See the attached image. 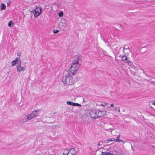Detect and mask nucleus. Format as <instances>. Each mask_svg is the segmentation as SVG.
Wrapping results in <instances>:
<instances>
[{"mask_svg":"<svg viewBox=\"0 0 155 155\" xmlns=\"http://www.w3.org/2000/svg\"><path fill=\"white\" fill-rule=\"evenodd\" d=\"M127 45H125L124 47L123 48L124 50L125 49H126L129 51H130V49L128 47H127Z\"/></svg>","mask_w":155,"mask_h":155,"instance_id":"obj_16","label":"nucleus"},{"mask_svg":"<svg viewBox=\"0 0 155 155\" xmlns=\"http://www.w3.org/2000/svg\"><path fill=\"white\" fill-rule=\"evenodd\" d=\"M17 62H16L15 60H13L12 62V66H14L15 65V64L17 63Z\"/></svg>","mask_w":155,"mask_h":155,"instance_id":"obj_17","label":"nucleus"},{"mask_svg":"<svg viewBox=\"0 0 155 155\" xmlns=\"http://www.w3.org/2000/svg\"><path fill=\"white\" fill-rule=\"evenodd\" d=\"M39 9L38 8V9L36 10V11H39Z\"/></svg>","mask_w":155,"mask_h":155,"instance_id":"obj_35","label":"nucleus"},{"mask_svg":"<svg viewBox=\"0 0 155 155\" xmlns=\"http://www.w3.org/2000/svg\"><path fill=\"white\" fill-rule=\"evenodd\" d=\"M69 150L68 149L65 150L64 151L63 154L64 155H67L69 153Z\"/></svg>","mask_w":155,"mask_h":155,"instance_id":"obj_13","label":"nucleus"},{"mask_svg":"<svg viewBox=\"0 0 155 155\" xmlns=\"http://www.w3.org/2000/svg\"><path fill=\"white\" fill-rule=\"evenodd\" d=\"M111 140H110V138H109L107 140H106L104 141V143H108L109 142L111 141Z\"/></svg>","mask_w":155,"mask_h":155,"instance_id":"obj_15","label":"nucleus"},{"mask_svg":"<svg viewBox=\"0 0 155 155\" xmlns=\"http://www.w3.org/2000/svg\"><path fill=\"white\" fill-rule=\"evenodd\" d=\"M17 55H18V56H20V55H21V53L20 52H18L17 53Z\"/></svg>","mask_w":155,"mask_h":155,"instance_id":"obj_26","label":"nucleus"},{"mask_svg":"<svg viewBox=\"0 0 155 155\" xmlns=\"http://www.w3.org/2000/svg\"><path fill=\"white\" fill-rule=\"evenodd\" d=\"M117 137L119 138V137H120V135H118V136Z\"/></svg>","mask_w":155,"mask_h":155,"instance_id":"obj_32","label":"nucleus"},{"mask_svg":"<svg viewBox=\"0 0 155 155\" xmlns=\"http://www.w3.org/2000/svg\"><path fill=\"white\" fill-rule=\"evenodd\" d=\"M153 104L155 106V102L153 103Z\"/></svg>","mask_w":155,"mask_h":155,"instance_id":"obj_33","label":"nucleus"},{"mask_svg":"<svg viewBox=\"0 0 155 155\" xmlns=\"http://www.w3.org/2000/svg\"><path fill=\"white\" fill-rule=\"evenodd\" d=\"M7 4H8V5H10L11 2H8Z\"/></svg>","mask_w":155,"mask_h":155,"instance_id":"obj_29","label":"nucleus"},{"mask_svg":"<svg viewBox=\"0 0 155 155\" xmlns=\"http://www.w3.org/2000/svg\"><path fill=\"white\" fill-rule=\"evenodd\" d=\"M121 59L122 61L124 62L127 63H131V62L128 60V58L125 56L124 55L122 56L121 57Z\"/></svg>","mask_w":155,"mask_h":155,"instance_id":"obj_8","label":"nucleus"},{"mask_svg":"<svg viewBox=\"0 0 155 155\" xmlns=\"http://www.w3.org/2000/svg\"><path fill=\"white\" fill-rule=\"evenodd\" d=\"M14 23L12 21H10L8 23V25L9 27H12L13 26Z\"/></svg>","mask_w":155,"mask_h":155,"instance_id":"obj_12","label":"nucleus"},{"mask_svg":"<svg viewBox=\"0 0 155 155\" xmlns=\"http://www.w3.org/2000/svg\"><path fill=\"white\" fill-rule=\"evenodd\" d=\"M79 58V57L78 56L73 60L71 66L69 69V70L73 71H75L77 73L78 70L80 66L78 62L80 60Z\"/></svg>","mask_w":155,"mask_h":155,"instance_id":"obj_2","label":"nucleus"},{"mask_svg":"<svg viewBox=\"0 0 155 155\" xmlns=\"http://www.w3.org/2000/svg\"><path fill=\"white\" fill-rule=\"evenodd\" d=\"M152 147H154H154H154V145H152Z\"/></svg>","mask_w":155,"mask_h":155,"instance_id":"obj_34","label":"nucleus"},{"mask_svg":"<svg viewBox=\"0 0 155 155\" xmlns=\"http://www.w3.org/2000/svg\"><path fill=\"white\" fill-rule=\"evenodd\" d=\"M34 9H32V11L29 10L31 12H35L34 13V17L35 18L38 17L41 12L42 8L41 7H38L35 5Z\"/></svg>","mask_w":155,"mask_h":155,"instance_id":"obj_4","label":"nucleus"},{"mask_svg":"<svg viewBox=\"0 0 155 155\" xmlns=\"http://www.w3.org/2000/svg\"><path fill=\"white\" fill-rule=\"evenodd\" d=\"M63 15V13L61 12L59 13V16L60 17H62Z\"/></svg>","mask_w":155,"mask_h":155,"instance_id":"obj_19","label":"nucleus"},{"mask_svg":"<svg viewBox=\"0 0 155 155\" xmlns=\"http://www.w3.org/2000/svg\"><path fill=\"white\" fill-rule=\"evenodd\" d=\"M17 70L18 71L21 72L24 71L25 70V67H22L21 65H17L16 66Z\"/></svg>","mask_w":155,"mask_h":155,"instance_id":"obj_7","label":"nucleus"},{"mask_svg":"<svg viewBox=\"0 0 155 155\" xmlns=\"http://www.w3.org/2000/svg\"><path fill=\"white\" fill-rule=\"evenodd\" d=\"M131 147H132V148L133 147L132 145H131Z\"/></svg>","mask_w":155,"mask_h":155,"instance_id":"obj_36","label":"nucleus"},{"mask_svg":"<svg viewBox=\"0 0 155 155\" xmlns=\"http://www.w3.org/2000/svg\"><path fill=\"white\" fill-rule=\"evenodd\" d=\"M67 104H68L71 105L73 106H77L81 107V105L78 103H73L71 101H68L67 102Z\"/></svg>","mask_w":155,"mask_h":155,"instance_id":"obj_9","label":"nucleus"},{"mask_svg":"<svg viewBox=\"0 0 155 155\" xmlns=\"http://www.w3.org/2000/svg\"><path fill=\"white\" fill-rule=\"evenodd\" d=\"M106 111L104 110H99L97 114L98 118L101 117L106 114Z\"/></svg>","mask_w":155,"mask_h":155,"instance_id":"obj_6","label":"nucleus"},{"mask_svg":"<svg viewBox=\"0 0 155 155\" xmlns=\"http://www.w3.org/2000/svg\"><path fill=\"white\" fill-rule=\"evenodd\" d=\"M118 110V111L119 112H120V109H119Z\"/></svg>","mask_w":155,"mask_h":155,"instance_id":"obj_30","label":"nucleus"},{"mask_svg":"<svg viewBox=\"0 0 155 155\" xmlns=\"http://www.w3.org/2000/svg\"><path fill=\"white\" fill-rule=\"evenodd\" d=\"M103 143H104V142H103V141H100L97 144V145L98 146H100L101 145H102Z\"/></svg>","mask_w":155,"mask_h":155,"instance_id":"obj_20","label":"nucleus"},{"mask_svg":"<svg viewBox=\"0 0 155 155\" xmlns=\"http://www.w3.org/2000/svg\"><path fill=\"white\" fill-rule=\"evenodd\" d=\"M39 111V110H35L34 111H32L29 114L26 116L24 118L21 120V123H24L28 120H31V119L38 116V113L37 111Z\"/></svg>","mask_w":155,"mask_h":155,"instance_id":"obj_3","label":"nucleus"},{"mask_svg":"<svg viewBox=\"0 0 155 155\" xmlns=\"http://www.w3.org/2000/svg\"><path fill=\"white\" fill-rule=\"evenodd\" d=\"M59 32V31L58 30H55L53 31V33H57Z\"/></svg>","mask_w":155,"mask_h":155,"instance_id":"obj_21","label":"nucleus"},{"mask_svg":"<svg viewBox=\"0 0 155 155\" xmlns=\"http://www.w3.org/2000/svg\"><path fill=\"white\" fill-rule=\"evenodd\" d=\"M67 155H72V154L69 152V153Z\"/></svg>","mask_w":155,"mask_h":155,"instance_id":"obj_28","label":"nucleus"},{"mask_svg":"<svg viewBox=\"0 0 155 155\" xmlns=\"http://www.w3.org/2000/svg\"><path fill=\"white\" fill-rule=\"evenodd\" d=\"M97 111L96 110H93L89 113L90 115L92 118L96 119L98 118L97 114Z\"/></svg>","mask_w":155,"mask_h":155,"instance_id":"obj_5","label":"nucleus"},{"mask_svg":"<svg viewBox=\"0 0 155 155\" xmlns=\"http://www.w3.org/2000/svg\"><path fill=\"white\" fill-rule=\"evenodd\" d=\"M76 73L75 71H73L68 70V71H65L62 78L63 82L68 85L73 84L75 82L74 75Z\"/></svg>","mask_w":155,"mask_h":155,"instance_id":"obj_1","label":"nucleus"},{"mask_svg":"<svg viewBox=\"0 0 155 155\" xmlns=\"http://www.w3.org/2000/svg\"><path fill=\"white\" fill-rule=\"evenodd\" d=\"M110 140H111V141H115V139L114 138H110Z\"/></svg>","mask_w":155,"mask_h":155,"instance_id":"obj_25","label":"nucleus"},{"mask_svg":"<svg viewBox=\"0 0 155 155\" xmlns=\"http://www.w3.org/2000/svg\"><path fill=\"white\" fill-rule=\"evenodd\" d=\"M6 8L5 5L3 3H2L1 5V8L2 10L5 9Z\"/></svg>","mask_w":155,"mask_h":155,"instance_id":"obj_11","label":"nucleus"},{"mask_svg":"<svg viewBox=\"0 0 155 155\" xmlns=\"http://www.w3.org/2000/svg\"><path fill=\"white\" fill-rule=\"evenodd\" d=\"M69 151L72 154V155H74L77 153V151L74 148H71Z\"/></svg>","mask_w":155,"mask_h":155,"instance_id":"obj_10","label":"nucleus"},{"mask_svg":"<svg viewBox=\"0 0 155 155\" xmlns=\"http://www.w3.org/2000/svg\"><path fill=\"white\" fill-rule=\"evenodd\" d=\"M17 62V65H21V61L20 59H19Z\"/></svg>","mask_w":155,"mask_h":155,"instance_id":"obj_18","label":"nucleus"},{"mask_svg":"<svg viewBox=\"0 0 155 155\" xmlns=\"http://www.w3.org/2000/svg\"><path fill=\"white\" fill-rule=\"evenodd\" d=\"M113 109L114 111H116L117 110V107H114L113 108Z\"/></svg>","mask_w":155,"mask_h":155,"instance_id":"obj_24","label":"nucleus"},{"mask_svg":"<svg viewBox=\"0 0 155 155\" xmlns=\"http://www.w3.org/2000/svg\"><path fill=\"white\" fill-rule=\"evenodd\" d=\"M19 58H16L15 60H14L16 62H17L19 60Z\"/></svg>","mask_w":155,"mask_h":155,"instance_id":"obj_23","label":"nucleus"},{"mask_svg":"<svg viewBox=\"0 0 155 155\" xmlns=\"http://www.w3.org/2000/svg\"><path fill=\"white\" fill-rule=\"evenodd\" d=\"M108 104V103L104 102V104H101L100 105H101L102 106H105V105H106Z\"/></svg>","mask_w":155,"mask_h":155,"instance_id":"obj_22","label":"nucleus"},{"mask_svg":"<svg viewBox=\"0 0 155 155\" xmlns=\"http://www.w3.org/2000/svg\"><path fill=\"white\" fill-rule=\"evenodd\" d=\"M143 73L145 74V75H147L145 73L144 70H143Z\"/></svg>","mask_w":155,"mask_h":155,"instance_id":"obj_31","label":"nucleus"},{"mask_svg":"<svg viewBox=\"0 0 155 155\" xmlns=\"http://www.w3.org/2000/svg\"><path fill=\"white\" fill-rule=\"evenodd\" d=\"M115 142H123V140H121L120 139H119V138L117 137L115 139Z\"/></svg>","mask_w":155,"mask_h":155,"instance_id":"obj_14","label":"nucleus"},{"mask_svg":"<svg viewBox=\"0 0 155 155\" xmlns=\"http://www.w3.org/2000/svg\"><path fill=\"white\" fill-rule=\"evenodd\" d=\"M114 106V104H111L110 107H109V108H110V107H112Z\"/></svg>","mask_w":155,"mask_h":155,"instance_id":"obj_27","label":"nucleus"}]
</instances>
